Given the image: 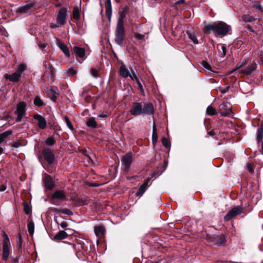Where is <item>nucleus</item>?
<instances>
[{"label": "nucleus", "instance_id": "f257e3e1", "mask_svg": "<svg viewBox=\"0 0 263 263\" xmlns=\"http://www.w3.org/2000/svg\"><path fill=\"white\" fill-rule=\"evenodd\" d=\"M203 32L205 34L213 32L223 37L227 34H232V28L230 25L223 21H216L212 24L205 25L203 28Z\"/></svg>", "mask_w": 263, "mask_h": 263}, {"label": "nucleus", "instance_id": "f03ea898", "mask_svg": "<svg viewBox=\"0 0 263 263\" xmlns=\"http://www.w3.org/2000/svg\"><path fill=\"white\" fill-rule=\"evenodd\" d=\"M129 7L125 6L122 11L119 14V17L118 20L116 31L115 42L119 45L122 46L123 41L125 38V29L124 27V20L126 17V14L128 12Z\"/></svg>", "mask_w": 263, "mask_h": 263}, {"label": "nucleus", "instance_id": "7ed1b4c3", "mask_svg": "<svg viewBox=\"0 0 263 263\" xmlns=\"http://www.w3.org/2000/svg\"><path fill=\"white\" fill-rule=\"evenodd\" d=\"M154 107L153 103L150 102H134L130 107L129 112L134 116H138L143 114L148 115L154 114Z\"/></svg>", "mask_w": 263, "mask_h": 263}, {"label": "nucleus", "instance_id": "20e7f679", "mask_svg": "<svg viewBox=\"0 0 263 263\" xmlns=\"http://www.w3.org/2000/svg\"><path fill=\"white\" fill-rule=\"evenodd\" d=\"M122 165L123 170L128 172L129 171L131 164L133 162V155L131 152L125 154L121 159Z\"/></svg>", "mask_w": 263, "mask_h": 263}, {"label": "nucleus", "instance_id": "39448f33", "mask_svg": "<svg viewBox=\"0 0 263 263\" xmlns=\"http://www.w3.org/2000/svg\"><path fill=\"white\" fill-rule=\"evenodd\" d=\"M42 155L48 164L51 165L55 160L53 151L48 147L44 148L42 152Z\"/></svg>", "mask_w": 263, "mask_h": 263}, {"label": "nucleus", "instance_id": "423d86ee", "mask_svg": "<svg viewBox=\"0 0 263 263\" xmlns=\"http://www.w3.org/2000/svg\"><path fill=\"white\" fill-rule=\"evenodd\" d=\"M243 212L242 208L240 206H235L231 209L224 217L225 221H229L237 215L241 214Z\"/></svg>", "mask_w": 263, "mask_h": 263}, {"label": "nucleus", "instance_id": "0eeeda50", "mask_svg": "<svg viewBox=\"0 0 263 263\" xmlns=\"http://www.w3.org/2000/svg\"><path fill=\"white\" fill-rule=\"evenodd\" d=\"M67 12V8L66 7H62L59 9L56 18L57 23L59 25L62 26L66 24L68 17Z\"/></svg>", "mask_w": 263, "mask_h": 263}, {"label": "nucleus", "instance_id": "6e6552de", "mask_svg": "<svg viewBox=\"0 0 263 263\" xmlns=\"http://www.w3.org/2000/svg\"><path fill=\"white\" fill-rule=\"evenodd\" d=\"M4 236L5 238L3 241L2 259L4 261H7L9 255V245L10 242L9 237L6 233H4Z\"/></svg>", "mask_w": 263, "mask_h": 263}, {"label": "nucleus", "instance_id": "1a4fd4ad", "mask_svg": "<svg viewBox=\"0 0 263 263\" xmlns=\"http://www.w3.org/2000/svg\"><path fill=\"white\" fill-rule=\"evenodd\" d=\"M218 111L222 116L226 117L229 116L232 112L230 104L228 102L221 103L219 105Z\"/></svg>", "mask_w": 263, "mask_h": 263}, {"label": "nucleus", "instance_id": "9d476101", "mask_svg": "<svg viewBox=\"0 0 263 263\" xmlns=\"http://www.w3.org/2000/svg\"><path fill=\"white\" fill-rule=\"evenodd\" d=\"M33 117L37 121V125L39 128L45 129L47 127V121L43 116L40 114H36L33 115Z\"/></svg>", "mask_w": 263, "mask_h": 263}, {"label": "nucleus", "instance_id": "9b49d317", "mask_svg": "<svg viewBox=\"0 0 263 263\" xmlns=\"http://www.w3.org/2000/svg\"><path fill=\"white\" fill-rule=\"evenodd\" d=\"M45 72L49 73L50 77L53 79L55 77V70L52 65L48 60H45L44 63Z\"/></svg>", "mask_w": 263, "mask_h": 263}, {"label": "nucleus", "instance_id": "f8f14e48", "mask_svg": "<svg viewBox=\"0 0 263 263\" xmlns=\"http://www.w3.org/2000/svg\"><path fill=\"white\" fill-rule=\"evenodd\" d=\"M35 2H32L24 6L19 7L16 10V12L18 13H27L31 12V9L35 6Z\"/></svg>", "mask_w": 263, "mask_h": 263}, {"label": "nucleus", "instance_id": "ddd939ff", "mask_svg": "<svg viewBox=\"0 0 263 263\" xmlns=\"http://www.w3.org/2000/svg\"><path fill=\"white\" fill-rule=\"evenodd\" d=\"M151 179V177H148L145 180H144L143 183L140 185L138 191L136 193V196L141 197L142 196V195L145 193L147 187H148V183L149 182Z\"/></svg>", "mask_w": 263, "mask_h": 263}, {"label": "nucleus", "instance_id": "4468645a", "mask_svg": "<svg viewBox=\"0 0 263 263\" xmlns=\"http://www.w3.org/2000/svg\"><path fill=\"white\" fill-rule=\"evenodd\" d=\"M26 107L27 103L25 102L21 101L18 102L17 104L14 114H20L25 115L26 114Z\"/></svg>", "mask_w": 263, "mask_h": 263}, {"label": "nucleus", "instance_id": "2eb2a0df", "mask_svg": "<svg viewBox=\"0 0 263 263\" xmlns=\"http://www.w3.org/2000/svg\"><path fill=\"white\" fill-rule=\"evenodd\" d=\"M45 187L49 190H52L54 187V184L51 177L47 175L44 178Z\"/></svg>", "mask_w": 263, "mask_h": 263}, {"label": "nucleus", "instance_id": "dca6fc26", "mask_svg": "<svg viewBox=\"0 0 263 263\" xmlns=\"http://www.w3.org/2000/svg\"><path fill=\"white\" fill-rule=\"evenodd\" d=\"M73 53L77 58H83L85 54L84 48L78 46H74L73 48Z\"/></svg>", "mask_w": 263, "mask_h": 263}, {"label": "nucleus", "instance_id": "f3484780", "mask_svg": "<svg viewBox=\"0 0 263 263\" xmlns=\"http://www.w3.org/2000/svg\"><path fill=\"white\" fill-rule=\"evenodd\" d=\"M21 76L20 73H17V72H14L12 74H5V78L10 81L11 82H12L13 83L18 82L20 81V79L21 78Z\"/></svg>", "mask_w": 263, "mask_h": 263}, {"label": "nucleus", "instance_id": "a211bd4d", "mask_svg": "<svg viewBox=\"0 0 263 263\" xmlns=\"http://www.w3.org/2000/svg\"><path fill=\"white\" fill-rule=\"evenodd\" d=\"M51 199H58L63 200H66V196L64 192L62 190H58L55 191L51 196Z\"/></svg>", "mask_w": 263, "mask_h": 263}, {"label": "nucleus", "instance_id": "6ab92c4d", "mask_svg": "<svg viewBox=\"0 0 263 263\" xmlns=\"http://www.w3.org/2000/svg\"><path fill=\"white\" fill-rule=\"evenodd\" d=\"M105 7L106 9V15L108 20L110 21L112 14V7L110 0H106L105 4Z\"/></svg>", "mask_w": 263, "mask_h": 263}, {"label": "nucleus", "instance_id": "aec40b11", "mask_svg": "<svg viewBox=\"0 0 263 263\" xmlns=\"http://www.w3.org/2000/svg\"><path fill=\"white\" fill-rule=\"evenodd\" d=\"M256 68V63H253L251 65L248 66L245 69H242L239 70V72L245 73L246 75H250L253 71Z\"/></svg>", "mask_w": 263, "mask_h": 263}, {"label": "nucleus", "instance_id": "412c9836", "mask_svg": "<svg viewBox=\"0 0 263 263\" xmlns=\"http://www.w3.org/2000/svg\"><path fill=\"white\" fill-rule=\"evenodd\" d=\"M96 235L98 237H102L104 235L105 233V229L104 226L99 225L96 226L94 229Z\"/></svg>", "mask_w": 263, "mask_h": 263}, {"label": "nucleus", "instance_id": "4be33fe9", "mask_svg": "<svg viewBox=\"0 0 263 263\" xmlns=\"http://www.w3.org/2000/svg\"><path fill=\"white\" fill-rule=\"evenodd\" d=\"M119 74L123 78H126L130 77V73L124 65H122L119 69Z\"/></svg>", "mask_w": 263, "mask_h": 263}, {"label": "nucleus", "instance_id": "5701e85b", "mask_svg": "<svg viewBox=\"0 0 263 263\" xmlns=\"http://www.w3.org/2000/svg\"><path fill=\"white\" fill-rule=\"evenodd\" d=\"M263 138V121L261 122L259 127L257 130L256 136V141L258 143L262 141Z\"/></svg>", "mask_w": 263, "mask_h": 263}, {"label": "nucleus", "instance_id": "b1692460", "mask_svg": "<svg viewBox=\"0 0 263 263\" xmlns=\"http://www.w3.org/2000/svg\"><path fill=\"white\" fill-rule=\"evenodd\" d=\"M212 241L216 244L222 245L225 243L226 238L223 235H216L213 238Z\"/></svg>", "mask_w": 263, "mask_h": 263}, {"label": "nucleus", "instance_id": "393cba45", "mask_svg": "<svg viewBox=\"0 0 263 263\" xmlns=\"http://www.w3.org/2000/svg\"><path fill=\"white\" fill-rule=\"evenodd\" d=\"M58 45L59 47L63 51L66 57L69 58L70 57V53L67 46L61 42H58Z\"/></svg>", "mask_w": 263, "mask_h": 263}, {"label": "nucleus", "instance_id": "a878e982", "mask_svg": "<svg viewBox=\"0 0 263 263\" xmlns=\"http://www.w3.org/2000/svg\"><path fill=\"white\" fill-rule=\"evenodd\" d=\"M69 234L64 231H60L54 236L55 240H62L67 238Z\"/></svg>", "mask_w": 263, "mask_h": 263}, {"label": "nucleus", "instance_id": "bb28decb", "mask_svg": "<svg viewBox=\"0 0 263 263\" xmlns=\"http://www.w3.org/2000/svg\"><path fill=\"white\" fill-rule=\"evenodd\" d=\"M86 124L88 127L91 129L96 128L98 126V124L96 121L95 118L94 117L89 118L86 122Z\"/></svg>", "mask_w": 263, "mask_h": 263}, {"label": "nucleus", "instance_id": "cd10ccee", "mask_svg": "<svg viewBox=\"0 0 263 263\" xmlns=\"http://www.w3.org/2000/svg\"><path fill=\"white\" fill-rule=\"evenodd\" d=\"M152 139L153 144L154 145L157 143L158 140V134L155 121L154 122L153 125V134Z\"/></svg>", "mask_w": 263, "mask_h": 263}, {"label": "nucleus", "instance_id": "c85d7f7f", "mask_svg": "<svg viewBox=\"0 0 263 263\" xmlns=\"http://www.w3.org/2000/svg\"><path fill=\"white\" fill-rule=\"evenodd\" d=\"M51 210L55 212L62 213L67 215H72L73 214L72 212L67 209H57L53 208Z\"/></svg>", "mask_w": 263, "mask_h": 263}, {"label": "nucleus", "instance_id": "c756f323", "mask_svg": "<svg viewBox=\"0 0 263 263\" xmlns=\"http://www.w3.org/2000/svg\"><path fill=\"white\" fill-rule=\"evenodd\" d=\"M218 111H216V109L211 105H209L206 110V114L208 116H214L217 115Z\"/></svg>", "mask_w": 263, "mask_h": 263}, {"label": "nucleus", "instance_id": "7c9ffc66", "mask_svg": "<svg viewBox=\"0 0 263 263\" xmlns=\"http://www.w3.org/2000/svg\"><path fill=\"white\" fill-rule=\"evenodd\" d=\"M87 200L82 198H77L74 200V202L77 206H82L87 204Z\"/></svg>", "mask_w": 263, "mask_h": 263}, {"label": "nucleus", "instance_id": "2f4dec72", "mask_svg": "<svg viewBox=\"0 0 263 263\" xmlns=\"http://www.w3.org/2000/svg\"><path fill=\"white\" fill-rule=\"evenodd\" d=\"M28 230L30 236H32L34 230V224L33 221L31 220L28 223Z\"/></svg>", "mask_w": 263, "mask_h": 263}, {"label": "nucleus", "instance_id": "473e14b6", "mask_svg": "<svg viewBox=\"0 0 263 263\" xmlns=\"http://www.w3.org/2000/svg\"><path fill=\"white\" fill-rule=\"evenodd\" d=\"M16 246L17 250L19 252H22V238L20 233H18L16 237Z\"/></svg>", "mask_w": 263, "mask_h": 263}, {"label": "nucleus", "instance_id": "72a5a7b5", "mask_svg": "<svg viewBox=\"0 0 263 263\" xmlns=\"http://www.w3.org/2000/svg\"><path fill=\"white\" fill-rule=\"evenodd\" d=\"M72 17L74 20H78L80 19V10L77 6H75L73 8L72 11Z\"/></svg>", "mask_w": 263, "mask_h": 263}, {"label": "nucleus", "instance_id": "f704fd0d", "mask_svg": "<svg viewBox=\"0 0 263 263\" xmlns=\"http://www.w3.org/2000/svg\"><path fill=\"white\" fill-rule=\"evenodd\" d=\"M23 204L25 213L27 215L30 214L32 212L31 206H30L28 203L26 201H24Z\"/></svg>", "mask_w": 263, "mask_h": 263}, {"label": "nucleus", "instance_id": "c9c22d12", "mask_svg": "<svg viewBox=\"0 0 263 263\" xmlns=\"http://www.w3.org/2000/svg\"><path fill=\"white\" fill-rule=\"evenodd\" d=\"M186 34L188 35L189 38L195 44H198V41L195 34L192 33L189 31H186Z\"/></svg>", "mask_w": 263, "mask_h": 263}, {"label": "nucleus", "instance_id": "e433bc0d", "mask_svg": "<svg viewBox=\"0 0 263 263\" xmlns=\"http://www.w3.org/2000/svg\"><path fill=\"white\" fill-rule=\"evenodd\" d=\"M34 104L37 107H41L44 105V103L39 96H36L33 100Z\"/></svg>", "mask_w": 263, "mask_h": 263}, {"label": "nucleus", "instance_id": "4c0bfd02", "mask_svg": "<svg viewBox=\"0 0 263 263\" xmlns=\"http://www.w3.org/2000/svg\"><path fill=\"white\" fill-rule=\"evenodd\" d=\"M12 131L11 130H8L3 133L0 134V138L2 142L4 141V140L9 136L12 134Z\"/></svg>", "mask_w": 263, "mask_h": 263}, {"label": "nucleus", "instance_id": "58836bf2", "mask_svg": "<svg viewBox=\"0 0 263 263\" xmlns=\"http://www.w3.org/2000/svg\"><path fill=\"white\" fill-rule=\"evenodd\" d=\"M56 143V140L53 136L47 138L45 140V143L47 146H52Z\"/></svg>", "mask_w": 263, "mask_h": 263}, {"label": "nucleus", "instance_id": "ea45409f", "mask_svg": "<svg viewBox=\"0 0 263 263\" xmlns=\"http://www.w3.org/2000/svg\"><path fill=\"white\" fill-rule=\"evenodd\" d=\"M49 92H51V95L50 96L51 99L55 102L57 99V96L59 95V93L57 92L53 88L50 89Z\"/></svg>", "mask_w": 263, "mask_h": 263}, {"label": "nucleus", "instance_id": "a19ab883", "mask_svg": "<svg viewBox=\"0 0 263 263\" xmlns=\"http://www.w3.org/2000/svg\"><path fill=\"white\" fill-rule=\"evenodd\" d=\"M242 20L245 22H252L255 20L253 16L249 14H244L242 16Z\"/></svg>", "mask_w": 263, "mask_h": 263}, {"label": "nucleus", "instance_id": "79ce46f5", "mask_svg": "<svg viewBox=\"0 0 263 263\" xmlns=\"http://www.w3.org/2000/svg\"><path fill=\"white\" fill-rule=\"evenodd\" d=\"M254 7L258 12H263V8L261 5L260 2L256 1L254 3Z\"/></svg>", "mask_w": 263, "mask_h": 263}, {"label": "nucleus", "instance_id": "37998d69", "mask_svg": "<svg viewBox=\"0 0 263 263\" xmlns=\"http://www.w3.org/2000/svg\"><path fill=\"white\" fill-rule=\"evenodd\" d=\"M185 3V0H179L176 2L174 7L177 10L181 9L182 6L183 4H184Z\"/></svg>", "mask_w": 263, "mask_h": 263}, {"label": "nucleus", "instance_id": "c03bdc74", "mask_svg": "<svg viewBox=\"0 0 263 263\" xmlns=\"http://www.w3.org/2000/svg\"><path fill=\"white\" fill-rule=\"evenodd\" d=\"M161 142L163 144V145L166 147L168 148L171 146V143L170 142L167 140V139L164 137H162L161 139Z\"/></svg>", "mask_w": 263, "mask_h": 263}, {"label": "nucleus", "instance_id": "a18cd8bd", "mask_svg": "<svg viewBox=\"0 0 263 263\" xmlns=\"http://www.w3.org/2000/svg\"><path fill=\"white\" fill-rule=\"evenodd\" d=\"M84 243L83 242H77V244H73V247L76 250H80L81 249L84 250Z\"/></svg>", "mask_w": 263, "mask_h": 263}, {"label": "nucleus", "instance_id": "49530a36", "mask_svg": "<svg viewBox=\"0 0 263 263\" xmlns=\"http://www.w3.org/2000/svg\"><path fill=\"white\" fill-rule=\"evenodd\" d=\"M65 122L66 123V124H67V126L68 127V128L71 130L73 131L74 130V128L67 116L65 117Z\"/></svg>", "mask_w": 263, "mask_h": 263}, {"label": "nucleus", "instance_id": "de8ad7c7", "mask_svg": "<svg viewBox=\"0 0 263 263\" xmlns=\"http://www.w3.org/2000/svg\"><path fill=\"white\" fill-rule=\"evenodd\" d=\"M26 68V65L24 64H21L18 65L17 69V72L20 73L21 76L22 72L25 70Z\"/></svg>", "mask_w": 263, "mask_h": 263}, {"label": "nucleus", "instance_id": "09e8293b", "mask_svg": "<svg viewBox=\"0 0 263 263\" xmlns=\"http://www.w3.org/2000/svg\"><path fill=\"white\" fill-rule=\"evenodd\" d=\"M79 151L80 153H81V154H82L84 156H85L86 157H87V158H88L89 160H92L90 156L89 155L88 152H87V151L86 150V149L85 148H84V149H79Z\"/></svg>", "mask_w": 263, "mask_h": 263}, {"label": "nucleus", "instance_id": "8fccbe9b", "mask_svg": "<svg viewBox=\"0 0 263 263\" xmlns=\"http://www.w3.org/2000/svg\"><path fill=\"white\" fill-rule=\"evenodd\" d=\"M201 65L204 68L212 71V66L206 61H203L201 62Z\"/></svg>", "mask_w": 263, "mask_h": 263}, {"label": "nucleus", "instance_id": "3c124183", "mask_svg": "<svg viewBox=\"0 0 263 263\" xmlns=\"http://www.w3.org/2000/svg\"><path fill=\"white\" fill-rule=\"evenodd\" d=\"M138 86V88L140 90V92L141 93V94L143 96H144V89L143 88V86H142V84L141 83V82H140V81H137L136 82Z\"/></svg>", "mask_w": 263, "mask_h": 263}, {"label": "nucleus", "instance_id": "603ef678", "mask_svg": "<svg viewBox=\"0 0 263 263\" xmlns=\"http://www.w3.org/2000/svg\"><path fill=\"white\" fill-rule=\"evenodd\" d=\"M246 63H243L242 64H237L236 65V66H235V67L232 70H231L230 72H229V74H232L233 73H234L235 71L239 69L240 68H241L244 65H245Z\"/></svg>", "mask_w": 263, "mask_h": 263}, {"label": "nucleus", "instance_id": "864d4df0", "mask_svg": "<svg viewBox=\"0 0 263 263\" xmlns=\"http://www.w3.org/2000/svg\"><path fill=\"white\" fill-rule=\"evenodd\" d=\"M246 63H243L242 64H237L236 65V66H235V67L232 70H231L230 72H229V74H232L233 73H234L235 71L239 69L240 68H241L244 65H245Z\"/></svg>", "mask_w": 263, "mask_h": 263}, {"label": "nucleus", "instance_id": "5fc2aeb1", "mask_svg": "<svg viewBox=\"0 0 263 263\" xmlns=\"http://www.w3.org/2000/svg\"><path fill=\"white\" fill-rule=\"evenodd\" d=\"M246 63H243L242 64H237L236 65V66H235V67L232 70H231L230 72H229V74H232L233 73H234L235 71L239 69L240 68H241L244 65H245Z\"/></svg>", "mask_w": 263, "mask_h": 263}, {"label": "nucleus", "instance_id": "6e6d98bb", "mask_svg": "<svg viewBox=\"0 0 263 263\" xmlns=\"http://www.w3.org/2000/svg\"><path fill=\"white\" fill-rule=\"evenodd\" d=\"M67 73L68 76H73L77 73V70L73 68H70L68 69Z\"/></svg>", "mask_w": 263, "mask_h": 263}, {"label": "nucleus", "instance_id": "4d7b16f0", "mask_svg": "<svg viewBox=\"0 0 263 263\" xmlns=\"http://www.w3.org/2000/svg\"><path fill=\"white\" fill-rule=\"evenodd\" d=\"M55 222L58 225H59V223L57 220H55ZM60 225L62 229H65L66 230H68L67 229V227H68V223L67 222L63 221L60 224Z\"/></svg>", "mask_w": 263, "mask_h": 263}, {"label": "nucleus", "instance_id": "13d9d810", "mask_svg": "<svg viewBox=\"0 0 263 263\" xmlns=\"http://www.w3.org/2000/svg\"><path fill=\"white\" fill-rule=\"evenodd\" d=\"M134 36L138 40H143L144 39L145 35L140 33H136Z\"/></svg>", "mask_w": 263, "mask_h": 263}, {"label": "nucleus", "instance_id": "bf43d9fd", "mask_svg": "<svg viewBox=\"0 0 263 263\" xmlns=\"http://www.w3.org/2000/svg\"><path fill=\"white\" fill-rule=\"evenodd\" d=\"M90 71H91V74L95 78H97L99 77V73H98V71L93 68H92L90 70Z\"/></svg>", "mask_w": 263, "mask_h": 263}, {"label": "nucleus", "instance_id": "052dcab7", "mask_svg": "<svg viewBox=\"0 0 263 263\" xmlns=\"http://www.w3.org/2000/svg\"><path fill=\"white\" fill-rule=\"evenodd\" d=\"M14 114L17 116L16 120H15L16 122H21L22 120L23 117L25 116V115L20 114Z\"/></svg>", "mask_w": 263, "mask_h": 263}, {"label": "nucleus", "instance_id": "680f3d73", "mask_svg": "<svg viewBox=\"0 0 263 263\" xmlns=\"http://www.w3.org/2000/svg\"><path fill=\"white\" fill-rule=\"evenodd\" d=\"M132 74H130V77H129L132 80L135 81L136 82L139 80V78L134 71H132Z\"/></svg>", "mask_w": 263, "mask_h": 263}, {"label": "nucleus", "instance_id": "e2e57ef3", "mask_svg": "<svg viewBox=\"0 0 263 263\" xmlns=\"http://www.w3.org/2000/svg\"><path fill=\"white\" fill-rule=\"evenodd\" d=\"M162 171H159V170H156L155 171H154L151 175V178L153 177H155V176L156 175H160L162 173Z\"/></svg>", "mask_w": 263, "mask_h": 263}, {"label": "nucleus", "instance_id": "0e129e2a", "mask_svg": "<svg viewBox=\"0 0 263 263\" xmlns=\"http://www.w3.org/2000/svg\"><path fill=\"white\" fill-rule=\"evenodd\" d=\"M221 49H222V57H224L226 55V53H227V48L225 46H222V47H221Z\"/></svg>", "mask_w": 263, "mask_h": 263}, {"label": "nucleus", "instance_id": "69168bd1", "mask_svg": "<svg viewBox=\"0 0 263 263\" xmlns=\"http://www.w3.org/2000/svg\"><path fill=\"white\" fill-rule=\"evenodd\" d=\"M21 145V143L20 142H15L12 144V146L13 147L17 148L20 146Z\"/></svg>", "mask_w": 263, "mask_h": 263}, {"label": "nucleus", "instance_id": "338daca9", "mask_svg": "<svg viewBox=\"0 0 263 263\" xmlns=\"http://www.w3.org/2000/svg\"><path fill=\"white\" fill-rule=\"evenodd\" d=\"M11 263H18V258L17 257H11Z\"/></svg>", "mask_w": 263, "mask_h": 263}, {"label": "nucleus", "instance_id": "774afa93", "mask_svg": "<svg viewBox=\"0 0 263 263\" xmlns=\"http://www.w3.org/2000/svg\"><path fill=\"white\" fill-rule=\"evenodd\" d=\"M246 28L251 32H255V30L253 29V27L249 24H247L246 26Z\"/></svg>", "mask_w": 263, "mask_h": 263}]
</instances>
